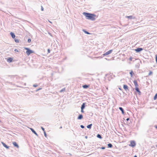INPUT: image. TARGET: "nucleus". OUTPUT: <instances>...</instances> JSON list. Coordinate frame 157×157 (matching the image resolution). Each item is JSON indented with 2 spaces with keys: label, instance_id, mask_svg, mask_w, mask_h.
I'll return each instance as SVG.
<instances>
[{
  "label": "nucleus",
  "instance_id": "nucleus-19",
  "mask_svg": "<svg viewBox=\"0 0 157 157\" xmlns=\"http://www.w3.org/2000/svg\"><path fill=\"white\" fill-rule=\"evenodd\" d=\"M82 87L84 89H87L89 87V86L88 85L85 84L83 85Z\"/></svg>",
  "mask_w": 157,
  "mask_h": 157
},
{
  "label": "nucleus",
  "instance_id": "nucleus-51",
  "mask_svg": "<svg viewBox=\"0 0 157 157\" xmlns=\"http://www.w3.org/2000/svg\"><path fill=\"white\" fill-rule=\"evenodd\" d=\"M1 122V120H0V122Z\"/></svg>",
  "mask_w": 157,
  "mask_h": 157
},
{
  "label": "nucleus",
  "instance_id": "nucleus-29",
  "mask_svg": "<svg viewBox=\"0 0 157 157\" xmlns=\"http://www.w3.org/2000/svg\"><path fill=\"white\" fill-rule=\"evenodd\" d=\"M31 39L30 38H29L27 42L28 43H30L31 42Z\"/></svg>",
  "mask_w": 157,
  "mask_h": 157
},
{
  "label": "nucleus",
  "instance_id": "nucleus-27",
  "mask_svg": "<svg viewBox=\"0 0 157 157\" xmlns=\"http://www.w3.org/2000/svg\"><path fill=\"white\" fill-rule=\"evenodd\" d=\"M157 98V93L156 94L154 97V100H155Z\"/></svg>",
  "mask_w": 157,
  "mask_h": 157
},
{
  "label": "nucleus",
  "instance_id": "nucleus-2",
  "mask_svg": "<svg viewBox=\"0 0 157 157\" xmlns=\"http://www.w3.org/2000/svg\"><path fill=\"white\" fill-rule=\"evenodd\" d=\"M25 49L27 50L26 52L28 56L31 53L34 52V51L30 49L29 48H25Z\"/></svg>",
  "mask_w": 157,
  "mask_h": 157
},
{
  "label": "nucleus",
  "instance_id": "nucleus-23",
  "mask_svg": "<svg viewBox=\"0 0 157 157\" xmlns=\"http://www.w3.org/2000/svg\"><path fill=\"white\" fill-rule=\"evenodd\" d=\"M15 76V75H8V76L10 77V78H11V79H13L14 78Z\"/></svg>",
  "mask_w": 157,
  "mask_h": 157
},
{
  "label": "nucleus",
  "instance_id": "nucleus-43",
  "mask_svg": "<svg viewBox=\"0 0 157 157\" xmlns=\"http://www.w3.org/2000/svg\"><path fill=\"white\" fill-rule=\"evenodd\" d=\"M7 82V83H10L11 84H12V82Z\"/></svg>",
  "mask_w": 157,
  "mask_h": 157
},
{
  "label": "nucleus",
  "instance_id": "nucleus-31",
  "mask_svg": "<svg viewBox=\"0 0 157 157\" xmlns=\"http://www.w3.org/2000/svg\"><path fill=\"white\" fill-rule=\"evenodd\" d=\"M135 59L134 58H132L131 57H130L129 58V60L130 61H132V59Z\"/></svg>",
  "mask_w": 157,
  "mask_h": 157
},
{
  "label": "nucleus",
  "instance_id": "nucleus-14",
  "mask_svg": "<svg viewBox=\"0 0 157 157\" xmlns=\"http://www.w3.org/2000/svg\"><path fill=\"white\" fill-rule=\"evenodd\" d=\"M10 35L14 39L15 37V34L12 32H11L10 33Z\"/></svg>",
  "mask_w": 157,
  "mask_h": 157
},
{
  "label": "nucleus",
  "instance_id": "nucleus-16",
  "mask_svg": "<svg viewBox=\"0 0 157 157\" xmlns=\"http://www.w3.org/2000/svg\"><path fill=\"white\" fill-rule=\"evenodd\" d=\"M119 109L121 111L122 114H124L125 113L123 109L121 107H119Z\"/></svg>",
  "mask_w": 157,
  "mask_h": 157
},
{
  "label": "nucleus",
  "instance_id": "nucleus-30",
  "mask_svg": "<svg viewBox=\"0 0 157 157\" xmlns=\"http://www.w3.org/2000/svg\"><path fill=\"white\" fill-rule=\"evenodd\" d=\"M155 59L156 62L157 63V54L155 55Z\"/></svg>",
  "mask_w": 157,
  "mask_h": 157
},
{
  "label": "nucleus",
  "instance_id": "nucleus-41",
  "mask_svg": "<svg viewBox=\"0 0 157 157\" xmlns=\"http://www.w3.org/2000/svg\"><path fill=\"white\" fill-rule=\"evenodd\" d=\"M50 49H48V53H50Z\"/></svg>",
  "mask_w": 157,
  "mask_h": 157
},
{
  "label": "nucleus",
  "instance_id": "nucleus-39",
  "mask_svg": "<svg viewBox=\"0 0 157 157\" xmlns=\"http://www.w3.org/2000/svg\"><path fill=\"white\" fill-rule=\"evenodd\" d=\"M83 110H84V109H81V112L82 113H83L84 112V111Z\"/></svg>",
  "mask_w": 157,
  "mask_h": 157
},
{
  "label": "nucleus",
  "instance_id": "nucleus-9",
  "mask_svg": "<svg viewBox=\"0 0 157 157\" xmlns=\"http://www.w3.org/2000/svg\"><path fill=\"white\" fill-rule=\"evenodd\" d=\"M86 103H83L81 105V109H84L85 107L86 106Z\"/></svg>",
  "mask_w": 157,
  "mask_h": 157
},
{
  "label": "nucleus",
  "instance_id": "nucleus-1",
  "mask_svg": "<svg viewBox=\"0 0 157 157\" xmlns=\"http://www.w3.org/2000/svg\"><path fill=\"white\" fill-rule=\"evenodd\" d=\"M83 14L85 16L86 19L92 21L95 20L97 17L96 15L94 13H91L85 12H83Z\"/></svg>",
  "mask_w": 157,
  "mask_h": 157
},
{
  "label": "nucleus",
  "instance_id": "nucleus-20",
  "mask_svg": "<svg viewBox=\"0 0 157 157\" xmlns=\"http://www.w3.org/2000/svg\"><path fill=\"white\" fill-rule=\"evenodd\" d=\"M92 125V124H90L87 125L86 127L90 129L91 128Z\"/></svg>",
  "mask_w": 157,
  "mask_h": 157
},
{
  "label": "nucleus",
  "instance_id": "nucleus-37",
  "mask_svg": "<svg viewBox=\"0 0 157 157\" xmlns=\"http://www.w3.org/2000/svg\"><path fill=\"white\" fill-rule=\"evenodd\" d=\"M37 86H38V85H36V84H34L33 85V86L34 87H37Z\"/></svg>",
  "mask_w": 157,
  "mask_h": 157
},
{
  "label": "nucleus",
  "instance_id": "nucleus-52",
  "mask_svg": "<svg viewBox=\"0 0 157 157\" xmlns=\"http://www.w3.org/2000/svg\"><path fill=\"white\" fill-rule=\"evenodd\" d=\"M156 146L157 147V145Z\"/></svg>",
  "mask_w": 157,
  "mask_h": 157
},
{
  "label": "nucleus",
  "instance_id": "nucleus-35",
  "mask_svg": "<svg viewBox=\"0 0 157 157\" xmlns=\"http://www.w3.org/2000/svg\"><path fill=\"white\" fill-rule=\"evenodd\" d=\"M80 126L81 128H84V126L83 125H81Z\"/></svg>",
  "mask_w": 157,
  "mask_h": 157
},
{
  "label": "nucleus",
  "instance_id": "nucleus-36",
  "mask_svg": "<svg viewBox=\"0 0 157 157\" xmlns=\"http://www.w3.org/2000/svg\"><path fill=\"white\" fill-rule=\"evenodd\" d=\"M41 128L43 130V131L44 132L45 131L44 130V128L42 127H41Z\"/></svg>",
  "mask_w": 157,
  "mask_h": 157
},
{
  "label": "nucleus",
  "instance_id": "nucleus-44",
  "mask_svg": "<svg viewBox=\"0 0 157 157\" xmlns=\"http://www.w3.org/2000/svg\"><path fill=\"white\" fill-rule=\"evenodd\" d=\"M129 120V118H127L126 119V120H127V121H128V120Z\"/></svg>",
  "mask_w": 157,
  "mask_h": 157
},
{
  "label": "nucleus",
  "instance_id": "nucleus-18",
  "mask_svg": "<svg viewBox=\"0 0 157 157\" xmlns=\"http://www.w3.org/2000/svg\"><path fill=\"white\" fill-rule=\"evenodd\" d=\"M83 32L85 33L86 34H90L88 31H87L85 29H83L82 30Z\"/></svg>",
  "mask_w": 157,
  "mask_h": 157
},
{
  "label": "nucleus",
  "instance_id": "nucleus-3",
  "mask_svg": "<svg viewBox=\"0 0 157 157\" xmlns=\"http://www.w3.org/2000/svg\"><path fill=\"white\" fill-rule=\"evenodd\" d=\"M136 145V143L134 140H131L130 141V144H129V146L132 147H134Z\"/></svg>",
  "mask_w": 157,
  "mask_h": 157
},
{
  "label": "nucleus",
  "instance_id": "nucleus-8",
  "mask_svg": "<svg viewBox=\"0 0 157 157\" xmlns=\"http://www.w3.org/2000/svg\"><path fill=\"white\" fill-rule=\"evenodd\" d=\"M13 60V59L10 57L8 58L7 61L9 63H11L12 62Z\"/></svg>",
  "mask_w": 157,
  "mask_h": 157
},
{
  "label": "nucleus",
  "instance_id": "nucleus-13",
  "mask_svg": "<svg viewBox=\"0 0 157 157\" xmlns=\"http://www.w3.org/2000/svg\"><path fill=\"white\" fill-rule=\"evenodd\" d=\"M133 82L135 86V88H136V87H138V84L136 80H135L133 81Z\"/></svg>",
  "mask_w": 157,
  "mask_h": 157
},
{
  "label": "nucleus",
  "instance_id": "nucleus-7",
  "mask_svg": "<svg viewBox=\"0 0 157 157\" xmlns=\"http://www.w3.org/2000/svg\"><path fill=\"white\" fill-rule=\"evenodd\" d=\"M13 144L15 147H17V148L19 147L18 145L16 142H13Z\"/></svg>",
  "mask_w": 157,
  "mask_h": 157
},
{
  "label": "nucleus",
  "instance_id": "nucleus-10",
  "mask_svg": "<svg viewBox=\"0 0 157 157\" xmlns=\"http://www.w3.org/2000/svg\"><path fill=\"white\" fill-rule=\"evenodd\" d=\"M30 129L32 131V132L34 134H35V135H36V136H38V134H37V133L32 128H30Z\"/></svg>",
  "mask_w": 157,
  "mask_h": 157
},
{
  "label": "nucleus",
  "instance_id": "nucleus-38",
  "mask_svg": "<svg viewBox=\"0 0 157 157\" xmlns=\"http://www.w3.org/2000/svg\"><path fill=\"white\" fill-rule=\"evenodd\" d=\"M14 52H18V50L17 49H15L14 50Z\"/></svg>",
  "mask_w": 157,
  "mask_h": 157
},
{
  "label": "nucleus",
  "instance_id": "nucleus-42",
  "mask_svg": "<svg viewBox=\"0 0 157 157\" xmlns=\"http://www.w3.org/2000/svg\"><path fill=\"white\" fill-rule=\"evenodd\" d=\"M42 89V88H40L37 90H36V91H38L39 90H40L41 89Z\"/></svg>",
  "mask_w": 157,
  "mask_h": 157
},
{
  "label": "nucleus",
  "instance_id": "nucleus-40",
  "mask_svg": "<svg viewBox=\"0 0 157 157\" xmlns=\"http://www.w3.org/2000/svg\"><path fill=\"white\" fill-rule=\"evenodd\" d=\"M41 11H44V8H43L42 6H41Z\"/></svg>",
  "mask_w": 157,
  "mask_h": 157
},
{
  "label": "nucleus",
  "instance_id": "nucleus-15",
  "mask_svg": "<svg viewBox=\"0 0 157 157\" xmlns=\"http://www.w3.org/2000/svg\"><path fill=\"white\" fill-rule=\"evenodd\" d=\"M125 17L129 19H135V17H133L132 16H126Z\"/></svg>",
  "mask_w": 157,
  "mask_h": 157
},
{
  "label": "nucleus",
  "instance_id": "nucleus-25",
  "mask_svg": "<svg viewBox=\"0 0 157 157\" xmlns=\"http://www.w3.org/2000/svg\"><path fill=\"white\" fill-rule=\"evenodd\" d=\"M14 39V40L16 43H19V41L18 39H16L15 38Z\"/></svg>",
  "mask_w": 157,
  "mask_h": 157
},
{
  "label": "nucleus",
  "instance_id": "nucleus-22",
  "mask_svg": "<svg viewBox=\"0 0 157 157\" xmlns=\"http://www.w3.org/2000/svg\"><path fill=\"white\" fill-rule=\"evenodd\" d=\"M97 138L100 139H101L102 138V137H101V136L99 134L97 135Z\"/></svg>",
  "mask_w": 157,
  "mask_h": 157
},
{
  "label": "nucleus",
  "instance_id": "nucleus-11",
  "mask_svg": "<svg viewBox=\"0 0 157 157\" xmlns=\"http://www.w3.org/2000/svg\"><path fill=\"white\" fill-rule=\"evenodd\" d=\"M83 118V116L82 114H79V116L77 117L78 120H81Z\"/></svg>",
  "mask_w": 157,
  "mask_h": 157
},
{
  "label": "nucleus",
  "instance_id": "nucleus-21",
  "mask_svg": "<svg viewBox=\"0 0 157 157\" xmlns=\"http://www.w3.org/2000/svg\"><path fill=\"white\" fill-rule=\"evenodd\" d=\"M107 145H108V147L109 148H112L113 147V145L111 143L108 144Z\"/></svg>",
  "mask_w": 157,
  "mask_h": 157
},
{
  "label": "nucleus",
  "instance_id": "nucleus-48",
  "mask_svg": "<svg viewBox=\"0 0 157 157\" xmlns=\"http://www.w3.org/2000/svg\"><path fill=\"white\" fill-rule=\"evenodd\" d=\"M133 157H137V156L136 155H135Z\"/></svg>",
  "mask_w": 157,
  "mask_h": 157
},
{
  "label": "nucleus",
  "instance_id": "nucleus-45",
  "mask_svg": "<svg viewBox=\"0 0 157 157\" xmlns=\"http://www.w3.org/2000/svg\"><path fill=\"white\" fill-rule=\"evenodd\" d=\"M155 128H157V125H155Z\"/></svg>",
  "mask_w": 157,
  "mask_h": 157
},
{
  "label": "nucleus",
  "instance_id": "nucleus-26",
  "mask_svg": "<svg viewBox=\"0 0 157 157\" xmlns=\"http://www.w3.org/2000/svg\"><path fill=\"white\" fill-rule=\"evenodd\" d=\"M65 90H66L65 88H64L60 91V92H63L65 91Z\"/></svg>",
  "mask_w": 157,
  "mask_h": 157
},
{
  "label": "nucleus",
  "instance_id": "nucleus-5",
  "mask_svg": "<svg viewBox=\"0 0 157 157\" xmlns=\"http://www.w3.org/2000/svg\"><path fill=\"white\" fill-rule=\"evenodd\" d=\"M143 50V48H138L135 49V51L137 53H139Z\"/></svg>",
  "mask_w": 157,
  "mask_h": 157
},
{
  "label": "nucleus",
  "instance_id": "nucleus-6",
  "mask_svg": "<svg viewBox=\"0 0 157 157\" xmlns=\"http://www.w3.org/2000/svg\"><path fill=\"white\" fill-rule=\"evenodd\" d=\"M3 146L6 148L7 149H8L9 148L10 146H8L5 143L3 142H1Z\"/></svg>",
  "mask_w": 157,
  "mask_h": 157
},
{
  "label": "nucleus",
  "instance_id": "nucleus-32",
  "mask_svg": "<svg viewBox=\"0 0 157 157\" xmlns=\"http://www.w3.org/2000/svg\"><path fill=\"white\" fill-rule=\"evenodd\" d=\"M44 136L45 137H47V135L45 131L44 132Z\"/></svg>",
  "mask_w": 157,
  "mask_h": 157
},
{
  "label": "nucleus",
  "instance_id": "nucleus-46",
  "mask_svg": "<svg viewBox=\"0 0 157 157\" xmlns=\"http://www.w3.org/2000/svg\"><path fill=\"white\" fill-rule=\"evenodd\" d=\"M62 128V126H61V127H59V129H61V128Z\"/></svg>",
  "mask_w": 157,
  "mask_h": 157
},
{
  "label": "nucleus",
  "instance_id": "nucleus-28",
  "mask_svg": "<svg viewBox=\"0 0 157 157\" xmlns=\"http://www.w3.org/2000/svg\"><path fill=\"white\" fill-rule=\"evenodd\" d=\"M152 72L151 71H149V72L148 74V76H149V75H151L152 74Z\"/></svg>",
  "mask_w": 157,
  "mask_h": 157
},
{
  "label": "nucleus",
  "instance_id": "nucleus-17",
  "mask_svg": "<svg viewBox=\"0 0 157 157\" xmlns=\"http://www.w3.org/2000/svg\"><path fill=\"white\" fill-rule=\"evenodd\" d=\"M123 88L126 90H127L128 89V86L126 85H123Z\"/></svg>",
  "mask_w": 157,
  "mask_h": 157
},
{
  "label": "nucleus",
  "instance_id": "nucleus-49",
  "mask_svg": "<svg viewBox=\"0 0 157 157\" xmlns=\"http://www.w3.org/2000/svg\"><path fill=\"white\" fill-rule=\"evenodd\" d=\"M119 89L120 90H121V89L120 88H119Z\"/></svg>",
  "mask_w": 157,
  "mask_h": 157
},
{
  "label": "nucleus",
  "instance_id": "nucleus-24",
  "mask_svg": "<svg viewBox=\"0 0 157 157\" xmlns=\"http://www.w3.org/2000/svg\"><path fill=\"white\" fill-rule=\"evenodd\" d=\"M129 74L131 77H132L133 75L134 74L132 71H131L129 72Z\"/></svg>",
  "mask_w": 157,
  "mask_h": 157
},
{
  "label": "nucleus",
  "instance_id": "nucleus-34",
  "mask_svg": "<svg viewBox=\"0 0 157 157\" xmlns=\"http://www.w3.org/2000/svg\"><path fill=\"white\" fill-rule=\"evenodd\" d=\"M93 113L91 112H90L89 113V115L91 116H92L93 115Z\"/></svg>",
  "mask_w": 157,
  "mask_h": 157
},
{
  "label": "nucleus",
  "instance_id": "nucleus-12",
  "mask_svg": "<svg viewBox=\"0 0 157 157\" xmlns=\"http://www.w3.org/2000/svg\"><path fill=\"white\" fill-rule=\"evenodd\" d=\"M135 89L136 91L138 93V94L139 95H141V92H140L139 88L138 87H136V88H135Z\"/></svg>",
  "mask_w": 157,
  "mask_h": 157
},
{
  "label": "nucleus",
  "instance_id": "nucleus-33",
  "mask_svg": "<svg viewBox=\"0 0 157 157\" xmlns=\"http://www.w3.org/2000/svg\"><path fill=\"white\" fill-rule=\"evenodd\" d=\"M100 148L101 149L104 150V149H105V148L104 147H101Z\"/></svg>",
  "mask_w": 157,
  "mask_h": 157
},
{
  "label": "nucleus",
  "instance_id": "nucleus-50",
  "mask_svg": "<svg viewBox=\"0 0 157 157\" xmlns=\"http://www.w3.org/2000/svg\"><path fill=\"white\" fill-rule=\"evenodd\" d=\"M49 21V22H50V23H52V22H51V21Z\"/></svg>",
  "mask_w": 157,
  "mask_h": 157
},
{
  "label": "nucleus",
  "instance_id": "nucleus-47",
  "mask_svg": "<svg viewBox=\"0 0 157 157\" xmlns=\"http://www.w3.org/2000/svg\"><path fill=\"white\" fill-rule=\"evenodd\" d=\"M85 138H86V139H87V136H85Z\"/></svg>",
  "mask_w": 157,
  "mask_h": 157
},
{
  "label": "nucleus",
  "instance_id": "nucleus-4",
  "mask_svg": "<svg viewBox=\"0 0 157 157\" xmlns=\"http://www.w3.org/2000/svg\"><path fill=\"white\" fill-rule=\"evenodd\" d=\"M112 51V50H110L109 51H107V52H106L105 53H104L103 54V56H105L106 55H108L111 53Z\"/></svg>",
  "mask_w": 157,
  "mask_h": 157
}]
</instances>
